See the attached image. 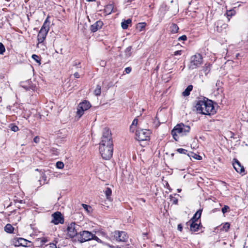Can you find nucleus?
Instances as JSON below:
<instances>
[{
  "instance_id": "5fc2aeb1",
  "label": "nucleus",
  "mask_w": 248,
  "mask_h": 248,
  "mask_svg": "<svg viewBox=\"0 0 248 248\" xmlns=\"http://www.w3.org/2000/svg\"><path fill=\"white\" fill-rule=\"evenodd\" d=\"M141 200L142 201V202H145V200L144 199H141Z\"/></svg>"
},
{
  "instance_id": "9d476101",
  "label": "nucleus",
  "mask_w": 248,
  "mask_h": 248,
  "mask_svg": "<svg viewBox=\"0 0 248 248\" xmlns=\"http://www.w3.org/2000/svg\"><path fill=\"white\" fill-rule=\"evenodd\" d=\"M232 165L236 171L242 176L246 174L244 166L241 165V163L237 159L234 158L233 159Z\"/></svg>"
},
{
  "instance_id": "2eb2a0df",
  "label": "nucleus",
  "mask_w": 248,
  "mask_h": 248,
  "mask_svg": "<svg viewBox=\"0 0 248 248\" xmlns=\"http://www.w3.org/2000/svg\"><path fill=\"white\" fill-rule=\"evenodd\" d=\"M190 223V229L192 232H197L199 230L200 227V223H198L196 221H189Z\"/></svg>"
},
{
  "instance_id": "72a5a7b5",
  "label": "nucleus",
  "mask_w": 248,
  "mask_h": 248,
  "mask_svg": "<svg viewBox=\"0 0 248 248\" xmlns=\"http://www.w3.org/2000/svg\"><path fill=\"white\" fill-rule=\"evenodd\" d=\"M177 151L180 153L182 154H186L187 151L186 149L183 148H178L177 149Z\"/></svg>"
},
{
  "instance_id": "7c9ffc66",
  "label": "nucleus",
  "mask_w": 248,
  "mask_h": 248,
  "mask_svg": "<svg viewBox=\"0 0 248 248\" xmlns=\"http://www.w3.org/2000/svg\"><path fill=\"white\" fill-rule=\"evenodd\" d=\"M56 166L59 169H62L64 167V164L62 162L58 161L56 163Z\"/></svg>"
},
{
  "instance_id": "e433bc0d",
  "label": "nucleus",
  "mask_w": 248,
  "mask_h": 248,
  "mask_svg": "<svg viewBox=\"0 0 248 248\" xmlns=\"http://www.w3.org/2000/svg\"><path fill=\"white\" fill-rule=\"evenodd\" d=\"M186 39H187V37L185 35H182L178 38L179 41H181V40L185 41Z\"/></svg>"
},
{
  "instance_id": "c03bdc74",
  "label": "nucleus",
  "mask_w": 248,
  "mask_h": 248,
  "mask_svg": "<svg viewBox=\"0 0 248 248\" xmlns=\"http://www.w3.org/2000/svg\"><path fill=\"white\" fill-rule=\"evenodd\" d=\"M50 248H57V246L55 244H50Z\"/></svg>"
},
{
  "instance_id": "f8f14e48",
  "label": "nucleus",
  "mask_w": 248,
  "mask_h": 248,
  "mask_svg": "<svg viewBox=\"0 0 248 248\" xmlns=\"http://www.w3.org/2000/svg\"><path fill=\"white\" fill-rule=\"evenodd\" d=\"M114 237L116 241L119 242H125L128 239L127 233L123 231L114 232Z\"/></svg>"
},
{
  "instance_id": "79ce46f5",
  "label": "nucleus",
  "mask_w": 248,
  "mask_h": 248,
  "mask_svg": "<svg viewBox=\"0 0 248 248\" xmlns=\"http://www.w3.org/2000/svg\"><path fill=\"white\" fill-rule=\"evenodd\" d=\"M80 64V62H79L75 61L73 64V65L76 66H78Z\"/></svg>"
},
{
  "instance_id": "c85d7f7f",
  "label": "nucleus",
  "mask_w": 248,
  "mask_h": 248,
  "mask_svg": "<svg viewBox=\"0 0 248 248\" xmlns=\"http://www.w3.org/2000/svg\"><path fill=\"white\" fill-rule=\"evenodd\" d=\"M9 127L12 131L14 132H16L19 130L18 126L15 125L14 124H10Z\"/></svg>"
},
{
  "instance_id": "4be33fe9",
  "label": "nucleus",
  "mask_w": 248,
  "mask_h": 248,
  "mask_svg": "<svg viewBox=\"0 0 248 248\" xmlns=\"http://www.w3.org/2000/svg\"><path fill=\"white\" fill-rule=\"evenodd\" d=\"M179 30L178 26L175 24H172L170 27V31L172 33H176Z\"/></svg>"
},
{
  "instance_id": "a19ab883",
  "label": "nucleus",
  "mask_w": 248,
  "mask_h": 248,
  "mask_svg": "<svg viewBox=\"0 0 248 248\" xmlns=\"http://www.w3.org/2000/svg\"><path fill=\"white\" fill-rule=\"evenodd\" d=\"M131 71V68L129 67H126L125 68L124 71L125 72V73L128 74Z\"/></svg>"
},
{
  "instance_id": "09e8293b",
  "label": "nucleus",
  "mask_w": 248,
  "mask_h": 248,
  "mask_svg": "<svg viewBox=\"0 0 248 248\" xmlns=\"http://www.w3.org/2000/svg\"><path fill=\"white\" fill-rule=\"evenodd\" d=\"M134 0H126V2H129L133 1H134Z\"/></svg>"
},
{
  "instance_id": "bb28decb",
  "label": "nucleus",
  "mask_w": 248,
  "mask_h": 248,
  "mask_svg": "<svg viewBox=\"0 0 248 248\" xmlns=\"http://www.w3.org/2000/svg\"><path fill=\"white\" fill-rule=\"evenodd\" d=\"M230 227V223H229L228 222H226L223 224V226L220 230H221V231H225L226 232L229 229Z\"/></svg>"
},
{
  "instance_id": "f3484780",
  "label": "nucleus",
  "mask_w": 248,
  "mask_h": 248,
  "mask_svg": "<svg viewBox=\"0 0 248 248\" xmlns=\"http://www.w3.org/2000/svg\"><path fill=\"white\" fill-rule=\"evenodd\" d=\"M202 210L200 209L198 210L194 215L193 217L190 220V221H198V220L201 217Z\"/></svg>"
},
{
  "instance_id": "5701e85b",
  "label": "nucleus",
  "mask_w": 248,
  "mask_h": 248,
  "mask_svg": "<svg viewBox=\"0 0 248 248\" xmlns=\"http://www.w3.org/2000/svg\"><path fill=\"white\" fill-rule=\"evenodd\" d=\"M131 50H132L131 46H128L125 49V50L124 51L125 58H128L131 55V54H132Z\"/></svg>"
},
{
  "instance_id": "7ed1b4c3",
  "label": "nucleus",
  "mask_w": 248,
  "mask_h": 248,
  "mask_svg": "<svg viewBox=\"0 0 248 248\" xmlns=\"http://www.w3.org/2000/svg\"><path fill=\"white\" fill-rule=\"evenodd\" d=\"M190 130V127L188 125L184 124L183 123L177 124L171 130V134L173 139L177 141L179 136L187 135Z\"/></svg>"
},
{
  "instance_id": "dca6fc26",
  "label": "nucleus",
  "mask_w": 248,
  "mask_h": 248,
  "mask_svg": "<svg viewBox=\"0 0 248 248\" xmlns=\"http://www.w3.org/2000/svg\"><path fill=\"white\" fill-rule=\"evenodd\" d=\"M20 86L25 90H29L31 89V81L28 80L25 82H22L20 83Z\"/></svg>"
},
{
  "instance_id": "8fccbe9b",
  "label": "nucleus",
  "mask_w": 248,
  "mask_h": 248,
  "mask_svg": "<svg viewBox=\"0 0 248 248\" xmlns=\"http://www.w3.org/2000/svg\"><path fill=\"white\" fill-rule=\"evenodd\" d=\"M217 31L218 32H220V30H219V29H218V27L217 26Z\"/></svg>"
},
{
  "instance_id": "2f4dec72",
  "label": "nucleus",
  "mask_w": 248,
  "mask_h": 248,
  "mask_svg": "<svg viewBox=\"0 0 248 248\" xmlns=\"http://www.w3.org/2000/svg\"><path fill=\"white\" fill-rule=\"evenodd\" d=\"M31 58L35 61L37 63H39V64L41 63L40 62V60L39 59V57L38 55L36 54H33L31 56Z\"/></svg>"
},
{
  "instance_id": "58836bf2",
  "label": "nucleus",
  "mask_w": 248,
  "mask_h": 248,
  "mask_svg": "<svg viewBox=\"0 0 248 248\" xmlns=\"http://www.w3.org/2000/svg\"><path fill=\"white\" fill-rule=\"evenodd\" d=\"M39 141H40V138L38 136H36L35 137H34V138L33 139V141L36 143H38L39 142Z\"/></svg>"
},
{
  "instance_id": "473e14b6",
  "label": "nucleus",
  "mask_w": 248,
  "mask_h": 248,
  "mask_svg": "<svg viewBox=\"0 0 248 248\" xmlns=\"http://www.w3.org/2000/svg\"><path fill=\"white\" fill-rule=\"evenodd\" d=\"M5 51V48L2 43H0V54H3Z\"/></svg>"
},
{
  "instance_id": "a18cd8bd",
  "label": "nucleus",
  "mask_w": 248,
  "mask_h": 248,
  "mask_svg": "<svg viewBox=\"0 0 248 248\" xmlns=\"http://www.w3.org/2000/svg\"><path fill=\"white\" fill-rule=\"evenodd\" d=\"M182 229H183V227H182V225L181 224H179L178 225V230H179L180 231H182Z\"/></svg>"
},
{
  "instance_id": "ea45409f",
  "label": "nucleus",
  "mask_w": 248,
  "mask_h": 248,
  "mask_svg": "<svg viewBox=\"0 0 248 248\" xmlns=\"http://www.w3.org/2000/svg\"><path fill=\"white\" fill-rule=\"evenodd\" d=\"M182 54V51L181 50H177L174 52L173 55L174 56L176 55H181Z\"/></svg>"
},
{
  "instance_id": "423d86ee",
  "label": "nucleus",
  "mask_w": 248,
  "mask_h": 248,
  "mask_svg": "<svg viewBox=\"0 0 248 248\" xmlns=\"http://www.w3.org/2000/svg\"><path fill=\"white\" fill-rule=\"evenodd\" d=\"M202 63V57L197 53L190 57L188 68L191 69H196L199 67Z\"/></svg>"
},
{
  "instance_id": "6ab92c4d",
  "label": "nucleus",
  "mask_w": 248,
  "mask_h": 248,
  "mask_svg": "<svg viewBox=\"0 0 248 248\" xmlns=\"http://www.w3.org/2000/svg\"><path fill=\"white\" fill-rule=\"evenodd\" d=\"M193 89V86L192 85H189L187 87V88L185 90V91L183 92V95L184 96H186L189 95L190 92L192 91Z\"/></svg>"
},
{
  "instance_id": "c9c22d12",
  "label": "nucleus",
  "mask_w": 248,
  "mask_h": 248,
  "mask_svg": "<svg viewBox=\"0 0 248 248\" xmlns=\"http://www.w3.org/2000/svg\"><path fill=\"white\" fill-rule=\"evenodd\" d=\"M170 199H171V200L172 201V202L174 204H177V202H178V200L172 197V196H170Z\"/></svg>"
},
{
  "instance_id": "de8ad7c7",
  "label": "nucleus",
  "mask_w": 248,
  "mask_h": 248,
  "mask_svg": "<svg viewBox=\"0 0 248 248\" xmlns=\"http://www.w3.org/2000/svg\"><path fill=\"white\" fill-rule=\"evenodd\" d=\"M227 15L228 16H230V15H232V12L231 11H229L228 13H227Z\"/></svg>"
},
{
  "instance_id": "0eeeda50",
  "label": "nucleus",
  "mask_w": 248,
  "mask_h": 248,
  "mask_svg": "<svg viewBox=\"0 0 248 248\" xmlns=\"http://www.w3.org/2000/svg\"><path fill=\"white\" fill-rule=\"evenodd\" d=\"M151 132L147 129L138 128L136 131V139L139 141L149 140Z\"/></svg>"
},
{
  "instance_id": "f03ea898",
  "label": "nucleus",
  "mask_w": 248,
  "mask_h": 248,
  "mask_svg": "<svg viewBox=\"0 0 248 248\" xmlns=\"http://www.w3.org/2000/svg\"><path fill=\"white\" fill-rule=\"evenodd\" d=\"M195 108L198 113L204 115H213L216 112L213 101L205 98L198 101Z\"/></svg>"
},
{
  "instance_id": "603ef678",
  "label": "nucleus",
  "mask_w": 248,
  "mask_h": 248,
  "mask_svg": "<svg viewBox=\"0 0 248 248\" xmlns=\"http://www.w3.org/2000/svg\"><path fill=\"white\" fill-rule=\"evenodd\" d=\"M109 247H110V248H115L114 246H110Z\"/></svg>"
},
{
  "instance_id": "6e6552de",
  "label": "nucleus",
  "mask_w": 248,
  "mask_h": 248,
  "mask_svg": "<svg viewBox=\"0 0 248 248\" xmlns=\"http://www.w3.org/2000/svg\"><path fill=\"white\" fill-rule=\"evenodd\" d=\"M91 107L90 102L88 101L85 100L81 103H80L78 106L77 115L78 118H80L84 114V112Z\"/></svg>"
},
{
  "instance_id": "6e6d98bb",
  "label": "nucleus",
  "mask_w": 248,
  "mask_h": 248,
  "mask_svg": "<svg viewBox=\"0 0 248 248\" xmlns=\"http://www.w3.org/2000/svg\"><path fill=\"white\" fill-rule=\"evenodd\" d=\"M116 248H121L119 247H116Z\"/></svg>"
},
{
  "instance_id": "9b49d317",
  "label": "nucleus",
  "mask_w": 248,
  "mask_h": 248,
  "mask_svg": "<svg viewBox=\"0 0 248 248\" xmlns=\"http://www.w3.org/2000/svg\"><path fill=\"white\" fill-rule=\"evenodd\" d=\"M52 219L51 222L57 225L58 224H63L64 223V218L62 214L60 212H55L52 215Z\"/></svg>"
},
{
  "instance_id": "a878e982",
  "label": "nucleus",
  "mask_w": 248,
  "mask_h": 248,
  "mask_svg": "<svg viewBox=\"0 0 248 248\" xmlns=\"http://www.w3.org/2000/svg\"><path fill=\"white\" fill-rule=\"evenodd\" d=\"M211 65L210 64H206L203 67V70L204 73L206 75L210 71Z\"/></svg>"
},
{
  "instance_id": "f704fd0d",
  "label": "nucleus",
  "mask_w": 248,
  "mask_h": 248,
  "mask_svg": "<svg viewBox=\"0 0 248 248\" xmlns=\"http://www.w3.org/2000/svg\"><path fill=\"white\" fill-rule=\"evenodd\" d=\"M229 209V207L228 206L224 205V207L221 209L222 212L223 214H224L227 212V211Z\"/></svg>"
},
{
  "instance_id": "cd10ccee",
  "label": "nucleus",
  "mask_w": 248,
  "mask_h": 248,
  "mask_svg": "<svg viewBox=\"0 0 248 248\" xmlns=\"http://www.w3.org/2000/svg\"><path fill=\"white\" fill-rule=\"evenodd\" d=\"M101 93V87L99 85L96 86V89L94 91V93L95 95H100Z\"/></svg>"
},
{
  "instance_id": "a211bd4d",
  "label": "nucleus",
  "mask_w": 248,
  "mask_h": 248,
  "mask_svg": "<svg viewBox=\"0 0 248 248\" xmlns=\"http://www.w3.org/2000/svg\"><path fill=\"white\" fill-rule=\"evenodd\" d=\"M131 22L132 20L130 18L124 20L121 23L122 28L124 30L127 29L128 25L131 24Z\"/></svg>"
},
{
  "instance_id": "412c9836",
  "label": "nucleus",
  "mask_w": 248,
  "mask_h": 248,
  "mask_svg": "<svg viewBox=\"0 0 248 248\" xmlns=\"http://www.w3.org/2000/svg\"><path fill=\"white\" fill-rule=\"evenodd\" d=\"M138 120L137 118H135V119H134V120L133 121V122L130 127V131L133 132L135 131V128L138 124Z\"/></svg>"
},
{
  "instance_id": "f257e3e1",
  "label": "nucleus",
  "mask_w": 248,
  "mask_h": 248,
  "mask_svg": "<svg viewBox=\"0 0 248 248\" xmlns=\"http://www.w3.org/2000/svg\"><path fill=\"white\" fill-rule=\"evenodd\" d=\"M113 142L110 131L105 128L103 130L102 140L99 144V152L102 158L109 160L113 155Z\"/></svg>"
},
{
  "instance_id": "ddd939ff",
  "label": "nucleus",
  "mask_w": 248,
  "mask_h": 248,
  "mask_svg": "<svg viewBox=\"0 0 248 248\" xmlns=\"http://www.w3.org/2000/svg\"><path fill=\"white\" fill-rule=\"evenodd\" d=\"M103 25V22L101 20H98L91 26L90 29L92 32H94L98 30L101 29Z\"/></svg>"
},
{
  "instance_id": "3c124183",
  "label": "nucleus",
  "mask_w": 248,
  "mask_h": 248,
  "mask_svg": "<svg viewBox=\"0 0 248 248\" xmlns=\"http://www.w3.org/2000/svg\"><path fill=\"white\" fill-rule=\"evenodd\" d=\"M87 1H95V0H86Z\"/></svg>"
},
{
  "instance_id": "4468645a",
  "label": "nucleus",
  "mask_w": 248,
  "mask_h": 248,
  "mask_svg": "<svg viewBox=\"0 0 248 248\" xmlns=\"http://www.w3.org/2000/svg\"><path fill=\"white\" fill-rule=\"evenodd\" d=\"M28 244V241L22 238H17L15 240L14 242V245L16 247L23 246L26 247Z\"/></svg>"
},
{
  "instance_id": "393cba45",
  "label": "nucleus",
  "mask_w": 248,
  "mask_h": 248,
  "mask_svg": "<svg viewBox=\"0 0 248 248\" xmlns=\"http://www.w3.org/2000/svg\"><path fill=\"white\" fill-rule=\"evenodd\" d=\"M146 24L144 22L139 23L137 25V29L139 30L140 31H142L145 27Z\"/></svg>"
},
{
  "instance_id": "49530a36",
  "label": "nucleus",
  "mask_w": 248,
  "mask_h": 248,
  "mask_svg": "<svg viewBox=\"0 0 248 248\" xmlns=\"http://www.w3.org/2000/svg\"><path fill=\"white\" fill-rule=\"evenodd\" d=\"M197 157H195L198 160H201L202 159V157L199 155H197Z\"/></svg>"
},
{
  "instance_id": "c756f323",
  "label": "nucleus",
  "mask_w": 248,
  "mask_h": 248,
  "mask_svg": "<svg viewBox=\"0 0 248 248\" xmlns=\"http://www.w3.org/2000/svg\"><path fill=\"white\" fill-rule=\"evenodd\" d=\"M82 206L85 210V211H87V213H90L92 209V208L90 206L83 203L82 204Z\"/></svg>"
},
{
  "instance_id": "aec40b11",
  "label": "nucleus",
  "mask_w": 248,
  "mask_h": 248,
  "mask_svg": "<svg viewBox=\"0 0 248 248\" xmlns=\"http://www.w3.org/2000/svg\"><path fill=\"white\" fill-rule=\"evenodd\" d=\"M14 227L10 224H7L4 227V230L6 232L11 233L13 232Z\"/></svg>"
},
{
  "instance_id": "39448f33",
  "label": "nucleus",
  "mask_w": 248,
  "mask_h": 248,
  "mask_svg": "<svg viewBox=\"0 0 248 248\" xmlns=\"http://www.w3.org/2000/svg\"><path fill=\"white\" fill-rule=\"evenodd\" d=\"M78 240L80 243H83L91 240L98 241L99 239L95 234L88 231L80 232L78 234Z\"/></svg>"
},
{
  "instance_id": "b1692460",
  "label": "nucleus",
  "mask_w": 248,
  "mask_h": 248,
  "mask_svg": "<svg viewBox=\"0 0 248 248\" xmlns=\"http://www.w3.org/2000/svg\"><path fill=\"white\" fill-rule=\"evenodd\" d=\"M105 193L107 199L109 201H111L110 196H111V193H112L111 189L109 187H107L105 191Z\"/></svg>"
},
{
  "instance_id": "864d4df0",
  "label": "nucleus",
  "mask_w": 248,
  "mask_h": 248,
  "mask_svg": "<svg viewBox=\"0 0 248 248\" xmlns=\"http://www.w3.org/2000/svg\"><path fill=\"white\" fill-rule=\"evenodd\" d=\"M177 191H178V192H181V189H177Z\"/></svg>"
},
{
  "instance_id": "20e7f679",
  "label": "nucleus",
  "mask_w": 248,
  "mask_h": 248,
  "mask_svg": "<svg viewBox=\"0 0 248 248\" xmlns=\"http://www.w3.org/2000/svg\"><path fill=\"white\" fill-rule=\"evenodd\" d=\"M49 17H47L43 26H42L38 34L37 35V40L38 43L37 44V47H39V45H41L42 43H43L45 39L46 38V36L47 34V33L49 30V24L50 22L48 20Z\"/></svg>"
},
{
  "instance_id": "37998d69",
  "label": "nucleus",
  "mask_w": 248,
  "mask_h": 248,
  "mask_svg": "<svg viewBox=\"0 0 248 248\" xmlns=\"http://www.w3.org/2000/svg\"><path fill=\"white\" fill-rule=\"evenodd\" d=\"M74 76L76 78H79V75L78 72H76L74 74Z\"/></svg>"
},
{
  "instance_id": "1a4fd4ad",
  "label": "nucleus",
  "mask_w": 248,
  "mask_h": 248,
  "mask_svg": "<svg viewBox=\"0 0 248 248\" xmlns=\"http://www.w3.org/2000/svg\"><path fill=\"white\" fill-rule=\"evenodd\" d=\"M80 227L75 222L69 224L67 227V235L70 238H73L78 235V231Z\"/></svg>"
},
{
  "instance_id": "4c0bfd02",
  "label": "nucleus",
  "mask_w": 248,
  "mask_h": 248,
  "mask_svg": "<svg viewBox=\"0 0 248 248\" xmlns=\"http://www.w3.org/2000/svg\"><path fill=\"white\" fill-rule=\"evenodd\" d=\"M38 48H41L43 50H45L46 49V46L45 45L44 42L42 43L41 45H39V47H37Z\"/></svg>"
}]
</instances>
